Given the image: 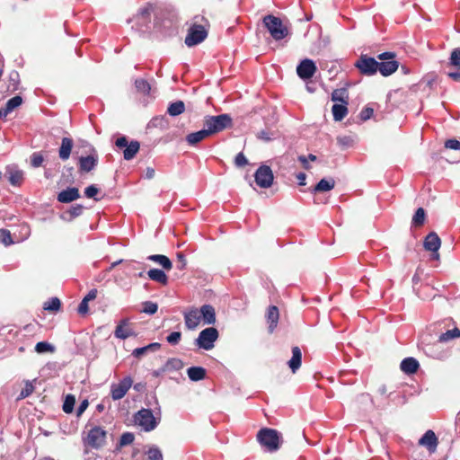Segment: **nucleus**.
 <instances>
[{
  "mask_svg": "<svg viewBox=\"0 0 460 460\" xmlns=\"http://www.w3.org/2000/svg\"><path fill=\"white\" fill-rule=\"evenodd\" d=\"M257 440L268 452L279 450L282 444L281 434L273 429L263 428L257 433Z\"/></svg>",
  "mask_w": 460,
  "mask_h": 460,
  "instance_id": "obj_1",
  "label": "nucleus"
},
{
  "mask_svg": "<svg viewBox=\"0 0 460 460\" xmlns=\"http://www.w3.org/2000/svg\"><path fill=\"white\" fill-rule=\"evenodd\" d=\"M204 126L210 136L232 127V118L224 113L217 116H207L204 119Z\"/></svg>",
  "mask_w": 460,
  "mask_h": 460,
  "instance_id": "obj_2",
  "label": "nucleus"
},
{
  "mask_svg": "<svg viewBox=\"0 0 460 460\" xmlns=\"http://www.w3.org/2000/svg\"><path fill=\"white\" fill-rule=\"evenodd\" d=\"M263 23L275 40H280L288 34V28L279 17L268 14L263 18Z\"/></svg>",
  "mask_w": 460,
  "mask_h": 460,
  "instance_id": "obj_3",
  "label": "nucleus"
},
{
  "mask_svg": "<svg viewBox=\"0 0 460 460\" xmlns=\"http://www.w3.org/2000/svg\"><path fill=\"white\" fill-rule=\"evenodd\" d=\"M134 421L143 430L149 432L157 427L159 419L154 416L151 410L143 408L135 414Z\"/></svg>",
  "mask_w": 460,
  "mask_h": 460,
  "instance_id": "obj_4",
  "label": "nucleus"
},
{
  "mask_svg": "<svg viewBox=\"0 0 460 460\" xmlns=\"http://www.w3.org/2000/svg\"><path fill=\"white\" fill-rule=\"evenodd\" d=\"M217 338V330L214 327H208L199 332L195 343L200 349L210 350L214 348V343Z\"/></svg>",
  "mask_w": 460,
  "mask_h": 460,
  "instance_id": "obj_5",
  "label": "nucleus"
},
{
  "mask_svg": "<svg viewBox=\"0 0 460 460\" xmlns=\"http://www.w3.org/2000/svg\"><path fill=\"white\" fill-rule=\"evenodd\" d=\"M207 36L208 31L203 25L193 24L188 31V34L185 38V44L188 47L196 46L204 41Z\"/></svg>",
  "mask_w": 460,
  "mask_h": 460,
  "instance_id": "obj_6",
  "label": "nucleus"
},
{
  "mask_svg": "<svg viewBox=\"0 0 460 460\" xmlns=\"http://www.w3.org/2000/svg\"><path fill=\"white\" fill-rule=\"evenodd\" d=\"M355 66L365 75H373L378 71V62L367 55H361L355 63Z\"/></svg>",
  "mask_w": 460,
  "mask_h": 460,
  "instance_id": "obj_7",
  "label": "nucleus"
},
{
  "mask_svg": "<svg viewBox=\"0 0 460 460\" xmlns=\"http://www.w3.org/2000/svg\"><path fill=\"white\" fill-rule=\"evenodd\" d=\"M254 180L259 187L270 188L274 180L272 170L268 165H261L254 173Z\"/></svg>",
  "mask_w": 460,
  "mask_h": 460,
  "instance_id": "obj_8",
  "label": "nucleus"
},
{
  "mask_svg": "<svg viewBox=\"0 0 460 460\" xmlns=\"http://www.w3.org/2000/svg\"><path fill=\"white\" fill-rule=\"evenodd\" d=\"M105 442L106 431L102 428L95 426L89 430L85 439V444L93 448H100L105 444Z\"/></svg>",
  "mask_w": 460,
  "mask_h": 460,
  "instance_id": "obj_9",
  "label": "nucleus"
},
{
  "mask_svg": "<svg viewBox=\"0 0 460 460\" xmlns=\"http://www.w3.org/2000/svg\"><path fill=\"white\" fill-rule=\"evenodd\" d=\"M133 380L130 376H126L119 383L111 385V395L114 401L122 399L132 386Z\"/></svg>",
  "mask_w": 460,
  "mask_h": 460,
  "instance_id": "obj_10",
  "label": "nucleus"
},
{
  "mask_svg": "<svg viewBox=\"0 0 460 460\" xmlns=\"http://www.w3.org/2000/svg\"><path fill=\"white\" fill-rule=\"evenodd\" d=\"M98 161L97 151L91 147V153L88 155L79 158V170L83 172H89L97 166Z\"/></svg>",
  "mask_w": 460,
  "mask_h": 460,
  "instance_id": "obj_11",
  "label": "nucleus"
},
{
  "mask_svg": "<svg viewBox=\"0 0 460 460\" xmlns=\"http://www.w3.org/2000/svg\"><path fill=\"white\" fill-rule=\"evenodd\" d=\"M151 13H152V6L151 5H146L144 7H141L138 12L134 15L132 18V21L135 22V25L137 26V29L139 31H142L145 27H147V25L151 22Z\"/></svg>",
  "mask_w": 460,
  "mask_h": 460,
  "instance_id": "obj_12",
  "label": "nucleus"
},
{
  "mask_svg": "<svg viewBox=\"0 0 460 460\" xmlns=\"http://www.w3.org/2000/svg\"><path fill=\"white\" fill-rule=\"evenodd\" d=\"M448 66L453 67V70L447 73L448 77L455 82H460V48L451 52Z\"/></svg>",
  "mask_w": 460,
  "mask_h": 460,
  "instance_id": "obj_13",
  "label": "nucleus"
},
{
  "mask_svg": "<svg viewBox=\"0 0 460 460\" xmlns=\"http://www.w3.org/2000/svg\"><path fill=\"white\" fill-rule=\"evenodd\" d=\"M316 71V66L311 59L305 58L302 60L296 67L298 76L303 80L310 79Z\"/></svg>",
  "mask_w": 460,
  "mask_h": 460,
  "instance_id": "obj_14",
  "label": "nucleus"
},
{
  "mask_svg": "<svg viewBox=\"0 0 460 460\" xmlns=\"http://www.w3.org/2000/svg\"><path fill=\"white\" fill-rule=\"evenodd\" d=\"M423 245H424L425 250L435 252V254L433 255V257L435 259H438L439 255L438 253V251L440 248L441 240H440L439 236L435 232L429 233L425 237Z\"/></svg>",
  "mask_w": 460,
  "mask_h": 460,
  "instance_id": "obj_15",
  "label": "nucleus"
},
{
  "mask_svg": "<svg viewBox=\"0 0 460 460\" xmlns=\"http://www.w3.org/2000/svg\"><path fill=\"white\" fill-rule=\"evenodd\" d=\"M200 320L201 315L197 308H192L184 313L185 326L189 330H195L199 326Z\"/></svg>",
  "mask_w": 460,
  "mask_h": 460,
  "instance_id": "obj_16",
  "label": "nucleus"
},
{
  "mask_svg": "<svg viewBox=\"0 0 460 460\" xmlns=\"http://www.w3.org/2000/svg\"><path fill=\"white\" fill-rule=\"evenodd\" d=\"M419 444L426 447L430 453H434L438 447V438L434 431L428 430L420 438Z\"/></svg>",
  "mask_w": 460,
  "mask_h": 460,
  "instance_id": "obj_17",
  "label": "nucleus"
},
{
  "mask_svg": "<svg viewBox=\"0 0 460 460\" xmlns=\"http://www.w3.org/2000/svg\"><path fill=\"white\" fill-rule=\"evenodd\" d=\"M79 198V190L75 187H68L58 194V200L61 203H70Z\"/></svg>",
  "mask_w": 460,
  "mask_h": 460,
  "instance_id": "obj_18",
  "label": "nucleus"
},
{
  "mask_svg": "<svg viewBox=\"0 0 460 460\" xmlns=\"http://www.w3.org/2000/svg\"><path fill=\"white\" fill-rule=\"evenodd\" d=\"M128 320L123 319L119 322V323L117 325L114 335L116 338L120 340H126L128 337L134 336L135 332L134 331L128 327Z\"/></svg>",
  "mask_w": 460,
  "mask_h": 460,
  "instance_id": "obj_19",
  "label": "nucleus"
},
{
  "mask_svg": "<svg viewBox=\"0 0 460 460\" xmlns=\"http://www.w3.org/2000/svg\"><path fill=\"white\" fill-rule=\"evenodd\" d=\"M378 71L384 76H388L394 73L399 66V63L394 59H390L387 61L378 62Z\"/></svg>",
  "mask_w": 460,
  "mask_h": 460,
  "instance_id": "obj_20",
  "label": "nucleus"
},
{
  "mask_svg": "<svg viewBox=\"0 0 460 460\" xmlns=\"http://www.w3.org/2000/svg\"><path fill=\"white\" fill-rule=\"evenodd\" d=\"M201 320H203L205 324H214L216 322V312L212 305H204L199 310Z\"/></svg>",
  "mask_w": 460,
  "mask_h": 460,
  "instance_id": "obj_21",
  "label": "nucleus"
},
{
  "mask_svg": "<svg viewBox=\"0 0 460 460\" xmlns=\"http://www.w3.org/2000/svg\"><path fill=\"white\" fill-rule=\"evenodd\" d=\"M6 173L8 174V180L12 185H20L23 180V172L19 170L14 165H9L6 167Z\"/></svg>",
  "mask_w": 460,
  "mask_h": 460,
  "instance_id": "obj_22",
  "label": "nucleus"
},
{
  "mask_svg": "<svg viewBox=\"0 0 460 460\" xmlns=\"http://www.w3.org/2000/svg\"><path fill=\"white\" fill-rule=\"evenodd\" d=\"M419 367L418 360L411 357L404 358L400 365L401 370L407 375L415 374Z\"/></svg>",
  "mask_w": 460,
  "mask_h": 460,
  "instance_id": "obj_23",
  "label": "nucleus"
},
{
  "mask_svg": "<svg viewBox=\"0 0 460 460\" xmlns=\"http://www.w3.org/2000/svg\"><path fill=\"white\" fill-rule=\"evenodd\" d=\"M302 352L301 349L295 346L292 348V358L288 360V365L292 373H296L301 367Z\"/></svg>",
  "mask_w": 460,
  "mask_h": 460,
  "instance_id": "obj_24",
  "label": "nucleus"
},
{
  "mask_svg": "<svg viewBox=\"0 0 460 460\" xmlns=\"http://www.w3.org/2000/svg\"><path fill=\"white\" fill-rule=\"evenodd\" d=\"M73 146H74V143H73L72 138H70V137H63L62 138L61 146L58 150V155L62 161H66L70 157Z\"/></svg>",
  "mask_w": 460,
  "mask_h": 460,
  "instance_id": "obj_25",
  "label": "nucleus"
},
{
  "mask_svg": "<svg viewBox=\"0 0 460 460\" xmlns=\"http://www.w3.org/2000/svg\"><path fill=\"white\" fill-rule=\"evenodd\" d=\"M22 103V98L16 95L7 101L4 108L0 109V117H6L14 109L19 107Z\"/></svg>",
  "mask_w": 460,
  "mask_h": 460,
  "instance_id": "obj_26",
  "label": "nucleus"
},
{
  "mask_svg": "<svg viewBox=\"0 0 460 460\" xmlns=\"http://www.w3.org/2000/svg\"><path fill=\"white\" fill-rule=\"evenodd\" d=\"M266 316L269 323V332L272 333L279 322V314L278 307L275 305L270 306Z\"/></svg>",
  "mask_w": 460,
  "mask_h": 460,
  "instance_id": "obj_27",
  "label": "nucleus"
},
{
  "mask_svg": "<svg viewBox=\"0 0 460 460\" xmlns=\"http://www.w3.org/2000/svg\"><path fill=\"white\" fill-rule=\"evenodd\" d=\"M208 137H210V134L204 127L201 130L188 134L186 137V141L189 145L194 146Z\"/></svg>",
  "mask_w": 460,
  "mask_h": 460,
  "instance_id": "obj_28",
  "label": "nucleus"
},
{
  "mask_svg": "<svg viewBox=\"0 0 460 460\" xmlns=\"http://www.w3.org/2000/svg\"><path fill=\"white\" fill-rule=\"evenodd\" d=\"M147 276L153 281L160 283L162 285H167L168 277L164 270L160 269H151L147 271Z\"/></svg>",
  "mask_w": 460,
  "mask_h": 460,
  "instance_id": "obj_29",
  "label": "nucleus"
},
{
  "mask_svg": "<svg viewBox=\"0 0 460 460\" xmlns=\"http://www.w3.org/2000/svg\"><path fill=\"white\" fill-rule=\"evenodd\" d=\"M187 375L193 382L201 381L206 377V369L202 367H190L187 369Z\"/></svg>",
  "mask_w": 460,
  "mask_h": 460,
  "instance_id": "obj_30",
  "label": "nucleus"
},
{
  "mask_svg": "<svg viewBox=\"0 0 460 460\" xmlns=\"http://www.w3.org/2000/svg\"><path fill=\"white\" fill-rule=\"evenodd\" d=\"M140 148V144L137 140H132L124 149L123 157L125 160L129 161L135 157Z\"/></svg>",
  "mask_w": 460,
  "mask_h": 460,
  "instance_id": "obj_31",
  "label": "nucleus"
},
{
  "mask_svg": "<svg viewBox=\"0 0 460 460\" xmlns=\"http://www.w3.org/2000/svg\"><path fill=\"white\" fill-rule=\"evenodd\" d=\"M333 119L335 121L342 120L348 114L347 104L345 103H335L332 108Z\"/></svg>",
  "mask_w": 460,
  "mask_h": 460,
  "instance_id": "obj_32",
  "label": "nucleus"
},
{
  "mask_svg": "<svg viewBox=\"0 0 460 460\" xmlns=\"http://www.w3.org/2000/svg\"><path fill=\"white\" fill-rule=\"evenodd\" d=\"M335 186V181L332 178L322 179L314 188L313 192H324L332 190Z\"/></svg>",
  "mask_w": 460,
  "mask_h": 460,
  "instance_id": "obj_33",
  "label": "nucleus"
},
{
  "mask_svg": "<svg viewBox=\"0 0 460 460\" xmlns=\"http://www.w3.org/2000/svg\"><path fill=\"white\" fill-rule=\"evenodd\" d=\"M147 260L160 264L164 270H169L172 268V263L171 260L165 255L154 254V255L148 256Z\"/></svg>",
  "mask_w": 460,
  "mask_h": 460,
  "instance_id": "obj_34",
  "label": "nucleus"
},
{
  "mask_svg": "<svg viewBox=\"0 0 460 460\" xmlns=\"http://www.w3.org/2000/svg\"><path fill=\"white\" fill-rule=\"evenodd\" d=\"M185 111V104L182 101H176L169 104L167 113L172 117L181 115Z\"/></svg>",
  "mask_w": 460,
  "mask_h": 460,
  "instance_id": "obj_35",
  "label": "nucleus"
},
{
  "mask_svg": "<svg viewBox=\"0 0 460 460\" xmlns=\"http://www.w3.org/2000/svg\"><path fill=\"white\" fill-rule=\"evenodd\" d=\"M84 206L80 204H76L72 206L64 215L61 216L63 219H66L68 221L73 220L74 218L82 215L84 211Z\"/></svg>",
  "mask_w": 460,
  "mask_h": 460,
  "instance_id": "obj_36",
  "label": "nucleus"
},
{
  "mask_svg": "<svg viewBox=\"0 0 460 460\" xmlns=\"http://www.w3.org/2000/svg\"><path fill=\"white\" fill-rule=\"evenodd\" d=\"M20 84V75L17 71L13 70L8 76L7 91L13 93L18 90Z\"/></svg>",
  "mask_w": 460,
  "mask_h": 460,
  "instance_id": "obj_37",
  "label": "nucleus"
},
{
  "mask_svg": "<svg viewBox=\"0 0 460 460\" xmlns=\"http://www.w3.org/2000/svg\"><path fill=\"white\" fill-rule=\"evenodd\" d=\"M348 92L345 88L335 89L332 93V101L348 104Z\"/></svg>",
  "mask_w": 460,
  "mask_h": 460,
  "instance_id": "obj_38",
  "label": "nucleus"
},
{
  "mask_svg": "<svg viewBox=\"0 0 460 460\" xmlns=\"http://www.w3.org/2000/svg\"><path fill=\"white\" fill-rule=\"evenodd\" d=\"M165 369L167 370V372H170V371H177V370H180L183 367L184 364L182 362V360H181L180 358H169L165 364Z\"/></svg>",
  "mask_w": 460,
  "mask_h": 460,
  "instance_id": "obj_39",
  "label": "nucleus"
},
{
  "mask_svg": "<svg viewBox=\"0 0 460 460\" xmlns=\"http://www.w3.org/2000/svg\"><path fill=\"white\" fill-rule=\"evenodd\" d=\"M146 456H147V459L146 460H164L162 451L155 445H152L148 448V450L146 452Z\"/></svg>",
  "mask_w": 460,
  "mask_h": 460,
  "instance_id": "obj_40",
  "label": "nucleus"
},
{
  "mask_svg": "<svg viewBox=\"0 0 460 460\" xmlns=\"http://www.w3.org/2000/svg\"><path fill=\"white\" fill-rule=\"evenodd\" d=\"M460 337V330L458 328H454L452 330H448L446 332L442 333L439 336V341L447 342L455 338Z\"/></svg>",
  "mask_w": 460,
  "mask_h": 460,
  "instance_id": "obj_41",
  "label": "nucleus"
},
{
  "mask_svg": "<svg viewBox=\"0 0 460 460\" xmlns=\"http://www.w3.org/2000/svg\"><path fill=\"white\" fill-rule=\"evenodd\" d=\"M135 86L137 90L143 94L147 95L150 93L151 86L149 83L144 79H137L135 81Z\"/></svg>",
  "mask_w": 460,
  "mask_h": 460,
  "instance_id": "obj_42",
  "label": "nucleus"
},
{
  "mask_svg": "<svg viewBox=\"0 0 460 460\" xmlns=\"http://www.w3.org/2000/svg\"><path fill=\"white\" fill-rule=\"evenodd\" d=\"M158 310V305L152 301H145L142 304L141 313L152 315L155 314Z\"/></svg>",
  "mask_w": 460,
  "mask_h": 460,
  "instance_id": "obj_43",
  "label": "nucleus"
},
{
  "mask_svg": "<svg viewBox=\"0 0 460 460\" xmlns=\"http://www.w3.org/2000/svg\"><path fill=\"white\" fill-rule=\"evenodd\" d=\"M425 217H426L425 210L422 208H419L416 210V212L412 217V225H414L416 226H422L424 224Z\"/></svg>",
  "mask_w": 460,
  "mask_h": 460,
  "instance_id": "obj_44",
  "label": "nucleus"
},
{
  "mask_svg": "<svg viewBox=\"0 0 460 460\" xmlns=\"http://www.w3.org/2000/svg\"><path fill=\"white\" fill-rule=\"evenodd\" d=\"M55 350L54 346L47 341H40L35 346V351L39 354L46 352H53Z\"/></svg>",
  "mask_w": 460,
  "mask_h": 460,
  "instance_id": "obj_45",
  "label": "nucleus"
},
{
  "mask_svg": "<svg viewBox=\"0 0 460 460\" xmlns=\"http://www.w3.org/2000/svg\"><path fill=\"white\" fill-rule=\"evenodd\" d=\"M60 305V300L58 297H52L44 304L43 308L48 311H58Z\"/></svg>",
  "mask_w": 460,
  "mask_h": 460,
  "instance_id": "obj_46",
  "label": "nucleus"
},
{
  "mask_svg": "<svg viewBox=\"0 0 460 460\" xmlns=\"http://www.w3.org/2000/svg\"><path fill=\"white\" fill-rule=\"evenodd\" d=\"M75 397L73 395H67L63 403V411L66 413H71L74 410Z\"/></svg>",
  "mask_w": 460,
  "mask_h": 460,
  "instance_id": "obj_47",
  "label": "nucleus"
},
{
  "mask_svg": "<svg viewBox=\"0 0 460 460\" xmlns=\"http://www.w3.org/2000/svg\"><path fill=\"white\" fill-rule=\"evenodd\" d=\"M0 242L5 246H8L13 243L10 231L6 229H0Z\"/></svg>",
  "mask_w": 460,
  "mask_h": 460,
  "instance_id": "obj_48",
  "label": "nucleus"
},
{
  "mask_svg": "<svg viewBox=\"0 0 460 460\" xmlns=\"http://www.w3.org/2000/svg\"><path fill=\"white\" fill-rule=\"evenodd\" d=\"M134 439H135V436L133 433L125 432L121 435V437L119 438V446L125 447V446L130 445L133 443Z\"/></svg>",
  "mask_w": 460,
  "mask_h": 460,
  "instance_id": "obj_49",
  "label": "nucleus"
},
{
  "mask_svg": "<svg viewBox=\"0 0 460 460\" xmlns=\"http://www.w3.org/2000/svg\"><path fill=\"white\" fill-rule=\"evenodd\" d=\"M43 161V155L39 152L33 153L31 156V166L34 168L40 167L42 164Z\"/></svg>",
  "mask_w": 460,
  "mask_h": 460,
  "instance_id": "obj_50",
  "label": "nucleus"
},
{
  "mask_svg": "<svg viewBox=\"0 0 460 460\" xmlns=\"http://www.w3.org/2000/svg\"><path fill=\"white\" fill-rule=\"evenodd\" d=\"M181 338V333L180 332H172L166 337V341L171 345H177Z\"/></svg>",
  "mask_w": 460,
  "mask_h": 460,
  "instance_id": "obj_51",
  "label": "nucleus"
},
{
  "mask_svg": "<svg viewBox=\"0 0 460 460\" xmlns=\"http://www.w3.org/2000/svg\"><path fill=\"white\" fill-rule=\"evenodd\" d=\"M99 189L95 185H90L84 190V195L89 199H94L95 200H98V199H95V195L98 194Z\"/></svg>",
  "mask_w": 460,
  "mask_h": 460,
  "instance_id": "obj_52",
  "label": "nucleus"
},
{
  "mask_svg": "<svg viewBox=\"0 0 460 460\" xmlns=\"http://www.w3.org/2000/svg\"><path fill=\"white\" fill-rule=\"evenodd\" d=\"M445 147L452 150H460V141L455 138L447 139L445 142Z\"/></svg>",
  "mask_w": 460,
  "mask_h": 460,
  "instance_id": "obj_53",
  "label": "nucleus"
},
{
  "mask_svg": "<svg viewBox=\"0 0 460 460\" xmlns=\"http://www.w3.org/2000/svg\"><path fill=\"white\" fill-rule=\"evenodd\" d=\"M337 142L340 146L348 147L352 145L353 139L349 136H343V137H338Z\"/></svg>",
  "mask_w": 460,
  "mask_h": 460,
  "instance_id": "obj_54",
  "label": "nucleus"
},
{
  "mask_svg": "<svg viewBox=\"0 0 460 460\" xmlns=\"http://www.w3.org/2000/svg\"><path fill=\"white\" fill-rule=\"evenodd\" d=\"M234 164L237 167H243L248 164V160L246 159L245 155L241 152L236 155Z\"/></svg>",
  "mask_w": 460,
  "mask_h": 460,
  "instance_id": "obj_55",
  "label": "nucleus"
},
{
  "mask_svg": "<svg viewBox=\"0 0 460 460\" xmlns=\"http://www.w3.org/2000/svg\"><path fill=\"white\" fill-rule=\"evenodd\" d=\"M147 352H149V349L147 346H144L141 348H137L132 351V356L135 358H141L142 356L146 355Z\"/></svg>",
  "mask_w": 460,
  "mask_h": 460,
  "instance_id": "obj_56",
  "label": "nucleus"
},
{
  "mask_svg": "<svg viewBox=\"0 0 460 460\" xmlns=\"http://www.w3.org/2000/svg\"><path fill=\"white\" fill-rule=\"evenodd\" d=\"M373 113H374V110L372 108H369V107L364 108L359 114L360 119L362 120H367L372 117Z\"/></svg>",
  "mask_w": 460,
  "mask_h": 460,
  "instance_id": "obj_57",
  "label": "nucleus"
},
{
  "mask_svg": "<svg viewBox=\"0 0 460 460\" xmlns=\"http://www.w3.org/2000/svg\"><path fill=\"white\" fill-rule=\"evenodd\" d=\"M88 303H89L88 301H86L83 298V300L79 304L78 309H77V311L80 314H85L88 312V309H89Z\"/></svg>",
  "mask_w": 460,
  "mask_h": 460,
  "instance_id": "obj_58",
  "label": "nucleus"
},
{
  "mask_svg": "<svg viewBox=\"0 0 460 460\" xmlns=\"http://www.w3.org/2000/svg\"><path fill=\"white\" fill-rule=\"evenodd\" d=\"M377 58L381 60V62L387 61V60L394 58L395 54L394 52H384V53L378 55Z\"/></svg>",
  "mask_w": 460,
  "mask_h": 460,
  "instance_id": "obj_59",
  "label": "nucleus"
},
{
  "mask_svg": "<svg viewBox=\"0 0 460 460\" xmlns=\"http://www.w3.org/2000/svg\"><path fill=\"white\" fill-rule=\"evenodd\" d=\"M33 391V386L31 385H26V387L22 390L20 394L21 398L28 397Z\"/></svg>",
  "mask_w": 460,
  "mask_h": 460,
  "instance_id": "obj_60",
  "label": "nucleus"
},
{
  "mask_svg": "<svg viewBox=\"0 0 460 460\" xmlns=\"http://www.w3.org/2000/svg\"><path fill=\"white\" fill-rule=\"evenodd\" d=\"M128 144H129V143L128 142L127 137H124V136H123V137H119V138L116 140V142H115V145H116L118 147H119V148H123V147H125V148H126V146H127Z\"/></svg>",
  "mask_w": 460,
  "mask_h": 460,
  "instance_id": "obj_61",
  "label": "nucleus"
},
{
  "mask_svg": "<svg viewBox=\"0 0 460 460\" xmlns=\"http://www.w3.org/2000/svg\"><path fill=\"white\" fill-rule=\"evenodd\" d=\"M257 137L258 138L262 139L264 141H270L272 138L271 134L266 130L260 131Z\"/></svg>",
  "mask_w": 460,
  "mask_h": 460,
  "instance_id": "obj_62",
  "label": "nucleus"
},
{
  "mask_svg": "<svg viewBox=\"0 0 460 460\" xmlns=\"http://www.w3.org/2000/svg\"><path fill=\"white\" fill-rule=\"evenodd\" d=\"M88 405H89V402L87 400H84L83 402H81V403L79 404V406L76 410V415L80 416L87 409Z\"/></svg>",
  "mask_w": 460,
  "mask_h": 460,
  "instance_id": "obj_63",
  "label": "nucleus"
},
{
  "mask_svg": "<svg viewBox=\"0 0 460 460\" xmlns=\"http://www.w3.org/2000/svg\"><path fill=\"white\" fill-rule=\"evenodd\" d=\"M177 259L179 261L178 268L180 270H183L186 267V264H187L185 256L182 253H178L177 254Z\"/></svg>",
  "mask_w": 460,
  "mask_h": 460,
  "instance_id": "obj_64",
  "label": "nucleus"
}]
</instances>
